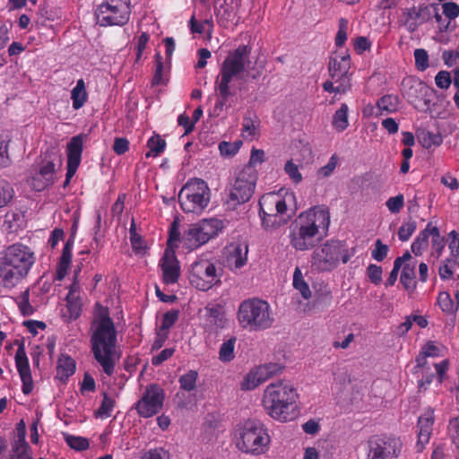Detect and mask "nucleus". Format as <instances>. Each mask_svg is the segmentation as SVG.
Listing matches in <instances>:
<instances>
[{
	"mask_svg": "<svg viewBox=\"0 0 459 459\" xmlns=\"http://www.w3.org/2000/svg\"><path fill=\"white\" fill-rule=\"evenodd\" d=\"M91 349L103 371L111 376L120 355L117 351V332L107 307L96 304V314L91 325Z\"/></svg>",
	"mask_w": 459,
	"mask_h": 459,
	"instance_id": "nucleus-1",
	"label": "nucleus"
},
{
	"mask_svg": "<svg viewBox=\"0 0 459 459\" xmlns=\"http://www.w3.org/2000/svg\"><path fill=\"white\" fill-rule=\"evenodd\" d=\"M330 224L329 212L312 208L299 215L290 227V243L299 251L313 248L322 238L320 229L326 230Z\"/></svg>",
	"mask_w": 459,
	"mask_h": 459,
	"instance_id": "nucleus-2",
	"label": "nucleus"
},
{
	"mask_svg": "<svg viewBox=\"0 0 459 459\" xmlns=\"http://www.w3.org/2000/svg\"><path fill=\"white\" fill-rule=\"evenodd\" d=\"M35 263L34 253L22 244H13L0 252V288L12 289L22 281Z\"/></svg>",
	"mask_w": 459,
	"mask_h": 459,
	"instance_id": "nucleus-3",
	"label": "nucleus"
},
{
	"mask_svg": "<svg viewBox=\"0 0 459 459\" xmlns=\"http://www.w3.org/2000/svg\"><path fill=\"white\" fill-rule=\"evenodd\" d=\"M297 389L288 381L271 383L264 391L263 405L266 413L273 420L286 422L297 415Z\"/></svg>",
	"mask_w": 459,
	"mask_h": 459,
	"instance_id": "nucleus-4",
	"label": "nucleus"
},
{
	"mask_svg": "<svg viewBox=\"0 0 459 459\" xmlns=\"http://www.w3.org/2000/svg\"><path fill=\"white\" fill-rule=\"evenodd\" d=\"M237 319L241 328L250 332L266 330L273 323L270 305L258 298L242 301L237 312Z\"/></svg>",
	"mask_w": 459,
	"mask_h": 459,
	"instance_id": "nucleus-5",
	"label": "nucleus"
},
{
	"mask_svg": "<svg viewBox=\"0 0 459 459\" xmlns=\"http://www.w3.org/2000/svg\"><path fill=\"white\" fill-rule=\"evenodd\" d=\"M354 254V247L348 250L341 241H326L313 251L311 267L318 272L331 271L337 267L340 259L346 264Z\"/></svg>",
	"mask_w": 459,
	"mask_h": 459,
	"instance_id": "nucleus-6",
	"label": "nucleus"
},
{
	"mask_svg": "<svg viewBox=\"0 0 459 459\" xmlns=\"http://www.w3.org/2000/svg\"><path fill=\"white\" fill-rule=\"evenodd\" d=\"M294 199V195L289 194L282 198L275 193L264 195L259 200V214L262 219V224L264 228H279L288 222L290 215L286 218L283 215L287 212V200Z\"/></svg>",
	"mask_w": 459,
	"mask_h": 459,
	"instance_id": "nucleus-7",
	"label": "nucleus"
},
{
	"mask_svg": "<svg viewBox=\"0 0 459 459\" xmlns=\"http://www.w3.org/2000/svg\"><path fill=\"white\" fill-rule=\"evenodd\" d=\"M269 444L270 436L259 420L245 421L240 432V441L238 442V447L242 452L262 455L267 451Z\"/></svg>",
	"mask_w": 459,
	"mask_h": 459,
	"instance_id": "nucleus-8",
	"label": "nucleus"
},
{
	"mask_svg": "<svg viewBox=\"0 0 459 459\" xmlns=\"http://www.w3.org/2000/svg\"><path fill=\"white\" fill-rule=\"evenodd\" d=\"M250 52L251 48L246 45H241L234 51L230 52L221 65L215 85L231 89L230 83L233 80L241 79L246 64L249 62Z\"/></svg>",
	"mask_w": 459,
	"mask_h": 459,
	"instance_id": "nucleus-9",
	"label": "nucleus"
},
{
	"mask_svg": "<svg viewBox=\"0 0 459 459\" xmlns=\"http://www.w3.org/2000/svg\"><path fill=\"white\" fill-rule=\"evenodd\" d=\"M211 197L207 183L201 178L189 180L180 190L178 200L186 212H197L204 210Z\"/></svg>",
	"mask_w": 459,
	"mask_h": 459,
	"instance_id": "nucleus-10",
	"label": "nucleus"
},
{
	"mask_svg": "<svg viewBox=\"0 0 459 459\" xmlns=\"http://www.w3.org/2000/svg\"><path fill=\"white\" fill-rule=\"evenodd\" d=\"M222 229V221L216 218L204 219L197 223L191 224L184 234V246L190 250L196 249L217 236Z\"/></svg>",
	"mask_w": 459,
	"mask_h": 459,
	"instance_id": "nucleus-11",
	"label": "nucleus"
},
{
	"mask_svg": "<svg viewBox=\"0 0 459 459\" xmlns=\"http://www.w3.org/2000/svg\"><path fill=\"white\" fill-rule=\"evenodd\" d=\"M95 14L100 26H123L130 18V0H105Z\"/></svg>",
	"mask_w": 459,
	"mask_h": 459,
	"instance_id": "nucleus-12",
	"label": "nucleus"
},
{
	"mask_svg": "<svg viewBox=\"0 0 459 459\" xmlns=\"http://www.w3.org/2000/svg\"><path fill=\"white\" fill-rule=\"evenodd\" d=\"M367 459H398L403 453V444L394 435H375L367 441Z\"/></svg>",
	"mask_w": 459,
	"mask_h": 459,
	"instance_id": "nucleus-13",
	"label": "nucleus"
},
{
	"mask_svg": "<svg viewBox=\"0 0 459 459\" xmlns=\"http://www.w3.org/2000/svg\"><path fill=\"white\" fill-rule=\"evenodd\" d=\"M188 279L193 287L206 291L221 281V274L212 262L199 259L191 264Z\"/></svg>",
	"mask_w": 459,
	"mask_h": 459,
	"instance_id": "nucleus-14",
	"label": "nucleus"
},
{
	"mask_svg": "<svg viewBox=\"0 0 459 459\" xmlns=\"http://www.w3.org/2000/svg\"><path fill=\"white\" fill-rule=\"evenodd\" d=\"M257 175L251 167H245L236 178L230 189L228 203L233 206L245 204L252 197Z\"/></svg>",
	"mask_w": 459,
	"mask_h": 459,
	"instance_id": "nucleus-15",
	"label": "nucleus"
},
{
	"mask_svg": "<svg viewBox=\"0 0 459 459\" xmlns=\"http://www.w3.org/2000/svg\"><path fill=\"white\" fill-rule=\"evenodd\" d=\"M163 402V389L158 385H150L146 387L142 398L136 403L135 409L141 417L150 418L162 409Z\"/></svg>",
	"mask_w": 459,
	"mask_h": 459,
	"instance_id": "nucleus-16",
	"label": "nucleus"
},
{
	"mask_svg": "<svg viewBox=\"0 0 459 459\" xmlns=\"http://www.w3.org/2000/svg\"><path fill=\"white\" fill-rule=\"evenodd\" d=\"M283 369L284 366L280 363L270 362L261 365L246 375L240 384V388L241 390H253L268 378L281 374Z\"/></svg>",
	"mask_w": 459,
	"mask_h": 459,
	"instance_id": "nucleus-17",
	"label": "nucleus"
},
{
	"mask_svg": "<svg viewBox=\"0 0 459 459\" xmlns=\"http://www.w3.org/2000/svg\"><path fill=\"white\" fill-rule=\"evenodd\" d=\"M15 343L18 344V349L14 356L15 366L22 383V393L25 395H28L31 394L34 388V383L31 376L29 359L26 355L23 342H19L18 340H16Z\"/></svg>",
	"mask_w": 459,
	"mask_h": 459,
	"instance_id": "nucleus-18",
	"label": "nucleus"
},
{
	"mask_svg": "<svg viewBox=\"0 0 459 459\" xmlns=\"http://www.w3.org/2000/svg\"><path fill=\"white\" fill-rule=\"evenodd\" d=\"M83 145L82 135L74 136L67 143V171L64 186H66L75 174L82 158Z\"/></svg>",
	"mask_w": 459,
	"mask_h": 459,
	"instance_id": "nucleus-19",
	"label": "nucleus"
},
{
	"mask_svg": "<svg viewBox=\"0 0 459 459\" xmlns=\"http://www.w3.org/2000/svg\"><path fill=\"white\" fill-rule=\"evenodd\" d=\"M162 270L163 281L166 284H174L178 281L180 266L175 252L167 248L160 262Z\"/></svg>",
	"mask_w": 459,
	"mask_h": 459,
	"instance_id": "nucleus-20",
	"label": "nucleus"
},
{
	"mask_svg": "<svg viewBox=\"0 0 459 459\" xmlns=\"http://www.w3.org/2000/svg\"><path fill=\"white\" fill-rule=\"evenodd\" d=\"M434 423L433 412L429 411L420 416L418 420V441L416 444L417 452H422L425 446L429 442Z\"/></svg>",
	"mask_w": 459,
	"mask_h": 459,
	"instance_id": "nucleus-21",
	"label": "nucleus"
},
{
	"mask_svg": "<svg viewBox=\"0 0 459 459\" xmlns=\"http://www.w3.org/2000/svg\"><path fill=\"white\" fill-rule=\"evenodd\" d=\"M350 55L348 53H335L330 57L328 67L330 77H335L337 74L339 76L350 75Z\"/></svg>",
	"mask_w": 459,
	"mask_h": 459,
	"instance_id": "nucleus-22",
	"label": "nucleus"
},
{
	"mask_svg": "<svg viewBox=\"0 0 459 459\" xmlns=\"http://www.w3.org/2000/svg\"><path fill=\"white\" fill-rule=\"evenodd\" d=\"M248 246L247 244L231 245L229 247L227 256L228 264L230 267L239 269L244 266L247 260Z\"/></svg>",
	"mask_w": 459,
	"mask_h": 459,
	"instance_id": "nucleus-23",
	"label": "nucleus"
},
{
	"mask_svg": "<svg viewBox=\"0 0 459 459\" xmlns=\"http://www.w3.org/2000/svg\"><path fill=\"white\" fill-rule=\"evenodd\" d=\"M400 99L395 94H386L379 98L376 103V117L388 115L399 109Z\"/></svg>",
	"mask_w": 459,
	"mask_h": 459,
	"instance_id": "nucleus-24",
	"label": "nucleus"
},
{
	"mask_svg": "<svg viewBox=\"0 0 459 459\" xmlns=\"http://www.w3.org/2000/svg\"><path fill=\"white\" fill-rule=\"evenodd\" d=\"M74 359L68 355L62 354L57 360L56 378L60 380L62 383H65L69 377L74 375Z\"/></svg>",
	"mask_w": 459,
	"mask_h": 459,
	"instance_id": "nucleus-25",
	"label": "nucleus"
},
{
	"mask_svg": "<svg viewBox=\"0 0 459 459\" xmlns=\"http://www.w3.org/2000/svg\"><path fill=\"white\" fill-rule=\"evenodd\" d=\"M88 94L85 89V83L82 79L77 81L76 86L72 90L71 99L73 100V108H81L87 101Z\"/></svg>",
	"mask_w": 459,
	"mask_h": 459,
	"instance_id": "nucleus-26",
	"label": "nucleus"
},
{
	"mask_svg": "<svg viewBox=\"0 0 459 459\" xmlns=\"http://www.w3.org/2000/svg\"><path fill=\"white\" fill-rule=\"evenodd\" d=\"M457 302L455 303L450 294L446 291L440 292L437 298V304L443 312L446 314H455L459 307V293L455 294Z\"/></svg>",
	"mask_w": 459,
	"mask_h": 459,
	"instance_id": "nucleus-27",
	"label": "nucleus"
},
{
	"mask_svg": "<svg viewBox=\"0 0 459 459\" xmlns=\"http://www.w3.org/2000/svg\"><path fill=\"white\" fill-rule=\"evenodd\" d=\"M430 222L428 223L427 227L419 234L415 240L411 244V251L415 255H421L423 251L427 249L429 246V238L430 232Z\"/></svg>",
	"mask_w": 459,
	"mask_h": 459,
	"instance_id": "nucleus-28",
	"label": "nucleus"
},
{
	"mask_svg": "<svg viewBox=\"0 0 459 459\" xmlns=\"http://www.w3.org/2000/svg\"><path fill=\"white\" fill-rule=\"evenodd\" d=\"M348 106L343 103L333 115L332 125L338 132L344 131L349 126Z\"/></svg>",
	"mask_w": 459,
	"mask_h": 459,
	"instance_id": "nucleus-29",
	"label": "nucleus"
},
{
	"mask_svg": "<svg viewBox=\"0 0 459 459\" xmlns=\"http://www.w3.org/2000/svg\"><path fill=\"white\" fill-rule=\"evenodd\" d=\"M149 151L145 153L146 158H155L159 156L166 147V141L159 134L152 135L147 142Z\"/></svg>",
	"mask_w": 459,
	"mask_h": 459,
	"instance_id": "nucleus-30",
	"label": "nucleus"
},
{
	"mask_svg": "<svg viewBox=\"0 0 459 459\" xmlns=\"http://www.w3.org/2000/svg\"><path fill=\"white\" fill-rule=\"evenodd\" d=\"M427 7H424L426 9ZM423 8H420V10H416L415 7L405 9L403 13V16L404 18L403 24L407 28L410 32H413L417 30L419 24L417 23V20L421 15V11Z\"/></svg>",
	"mask_w": 459,
	"mask_h": 459,
	"instance_id": "nucleus-31",
	"label": "nucleus"
},
{
	"mask_svg": "<svg viewBox=\"0 0 459 459\" xmlns=\"http://www.w3.org/2000/svg\"><path fill=\"white\" fill-rule=\"evenodd\" d=\"M400 281L406 290L411 292L416 289L414 265L409 264H404Z\"/></svg>",
	"mask_w": 459,
	"mask_h": 459,
	"instance_id": "nucleus-32",
	"label": "nucleus"
},
{
	"mask_svg": "<svg viewBox=\"0 0 459 459\" xmlns=\"http://www.w3.org/2000/svg\"><path fill=\"white\" fill-rule=\"evenodd\" d=\"M207 320L216 328H223L227 323L225 313L221 307H212L208 308Z\"/></svg>",
	"mask_w": 459,
	"mask_h": 459,
	"instance_id": "nucleus-33",
	"label": "nucleus"
},
{
	"mask_svg": "<svg viewBox=\"0 0 459 459\" xmlns=\"http://www.w3.org/2000/svg\"><path fill=\"white\" fill-rule=\"evenodd\" d=\"M237 342V338L235 336L230 337L229 340L225 341L220 348L219 351V359L222 362H230L235 358V345Z\"/></svg>",
	"mask_w": 459,
	"mask_h": 459,
	"instance_id": "nucleus-34",
	"label": "nucleus"
},
{
	"mask_svg": "<svg viewBox=\"0 0 459 459\" xmlns=\"http://www.w3.org/2000/svg\"><path fill=\"white\" fill-rule=\"evenodd\" d=\"M430 232L429 237L431 236V244H432V255L436 256V259H438L441 255V253L445 247V239L440 236L439 230L436 226H432L430 223Z\"/></svg>",
	"mask_w": 459,
	"mask_h": 459,
	"instance_id": "nucleus-35",
	"label": "nucleus"
},
{
	"mask_svg": "<svg viewBox=\"0 0 459 459\" xmlns=\"http://www.w3.org/2000/svg\"><path fill=\"white\" fill-rule=\"evenodd\" d=\"M293 287L300 292L301 296L305 299L311 298L310 289L305 281L302 273L299 267L295 269L293 273Z\"/></svg>",
	"mask_w": 459,
	"mask_h": 459,
	"instance_id": "nucleus-36",
	"label": "nucleus"
},
{
	"mask_svg": "<svg viewBox=\"0 0 459 459\" xmlns=\"http://www.w3.org/2000/svg\"><path fill=\"white\" fill-rule=\"evenodd\" d=\"M198 374L195 370H189L187 373L182 375L178 382L180 384V388L191 392L196 387Z\"/></svg>",
	"mask_w": 459,
	"mask_h": 459,
	"instance_id": "nucleus-37",
	"label": "nucleus"
},
{
	"mask_svg": "<svg viewBox=\"0 0 459 459\" xmlns=\"http://www.w3.org/2000/svg\"><path fill=\"white\" fill-rule=\"evenodd\" d=\"M14 190L5 180L0 181V208L6 206L13 198Z\"/></svg>",
	"mask_w": 459,
	"mask_h": 459,
	"instance_id": "nucleus-38",
	"label": "nucleus"
},
{
	"mask_svg": "<svg viewBox=\"0 0 459 459\" xmlns=\"http://www.w3.org/2000/svg\"><path fill=\"white\" fill-rule=\"evenodd\" d=\"M417 228L415 221L410 219L403 222L398 230V238L401 241H407L411 236L414 233Z\"/></svg>",
	"mask_w": 459,
	"mask_h": 459,
	"instance_id": "nucleus-39",
	"label": "nucleus"
},
{
	"mask_svg": "<svg viewBox=\"0 0 459 459\" xmlns=\"http://www.w3.org/2000/svg\"><path fill=\"white\" fill-rule=\"evenodd\" d=\"M242 145V141H235L233 143L221 142L219 143V151L222 156L235 155Z\"/></svg>",
	"mask_w": 459,
	"mask_h": 459,
	"instance_id": "nucleus-40",
	"label": "nucleus"
},
{
	"mask_svg": "<svg viewBox=\"0 0 459 459\" xmlns=\"http://www.w3.org/2000/svg\"><path fill=\"white\" fill-rule=\"evenodd\" d=\"M389 247L384 244L381 239H377L374 244V248L371 251V256L377 262H382L388 254Z\"/></svg>",
	"mask_w": 459,
	"mask_h": 459,
	"instance_id": "nucleus-41",
	"label": "nucleus"
},
{
	"mask_svg": "<svg viewBox=\"0 0 459 459\" xmlns=\"http://www.w3.org/2000/svg\"><path fill=\"white\" fill-rule=\"evenodd\" d=\"M115 406V401L109 397L107 394H104V397L100 408L96 411V415L100 418L109 417L113 408Z\"/></svg>",
	"mask_w": 459,
	"mask_h": 459,
	"instance_id": "nucleus-42",
	"label": "nucleus"
},
{
	"mask_svg": "<svg viewBox=\"0 0 459 459\" xmlns=\"http://www.w3.org/2000/svg\"><path fill=\"white\" fill-rule=\"evenodd\" d=\"M65 438L67 445L74 450L83 451L89 447V442L84 437H75L73 435H65Z\"/></svg>",
	"mask_w": 459,
	"mask_h": 459,
	"instance_id": "nucleus-43",
	"label": "nucleus"
},
{
	"mask_svg": "<svg viewBox=\"0 0 459 459\" xmlns=\"http://www.w3.org/2000/svg\"><path fill=\"white\" fill-rule=\"evenodd\" d=\"M38 174L46 179V182L54 183L55 163L53 160L43 162Z\"/></svg>",
	"mask_w": 459,
	"mask_h": 459,
	"instance_id": "nucleus-44",
	"label": "nucleus"
},
{
	"mask_svg": "<svg viewBox=\"0 0 459 459\" xmlns=\"http://www.w3.org/2000/svg\"><path fill=\"white\" fill-rule=\"evenodd\" d=\"M331 79L333 80L335 85V93L343 94L350 91L351 86L350 75L339 76L337 74Z\"/></svg>",
	"mask_w": 459,
	"mask_h": 459,
	"instance_id": "nucleus-45",
	"label": "nucleus"
},
{
	"mask_svg": "<svg viewBox=\"0 0 459 459\" xmlns=\"http://www.w3.org/2000/svg\"><path fill=\"white\" fill-rule=\"evenodd\" d=\"M284 171L295 184H299L302 181L303 178L299 170V167L292 161V160H290L285 163Z\"/></svg>",
	"mask_w": 459,
	"mask_h": 459,
	"instance_id": "nucleus-46",
	"label": "nucleus"
},
{
	"mask_svg": "<svg viewBox=\"0 0 459 459\" xmlns=\"http://www.w3.org/2000/svg\"><path fill=\"white\" fill-rule=\"evenodd\" d=\"M215 90L218 91L219 98L215 104V108L222 109L228 102L230 97L233 96L235 92L231 89L215 85Z\"/></svg>",
	"mask_w": 459,
	"mask_h": 459,
	"instance_id": "nucleus-47",
	"label": "nucleus"
},
{
	"mask_svg": "<svg viewBox=\"0 0 459 459\" xmlns=\"http://www.w3.org/2000/svg\"><path fill=\"white\" fill-rule=\"evenodd\" d=\"M415 65L418 70L425 71L429 67V55L423 48H417L414 51Z\"/></svg>",
	"mask_w": 459,
	"mask_h": 459,
	"instance_id": "nucleus-48",
	"label": "nucleus"
},
{
	"mask_svg": "<svg viewBox=\"0 0 459 459\" xmlns=\"http://www.w3.org/2000/svg\"><path fill=\"white\" fill-rule=\"evenodd\" d=\"M9 459H32L30 453V446L24 445H12V452Z\"/></svg>",
	"mask_w": 459,
	"mask_h": 459,
	"instance_id": "nucleus-49",
	"label": "nucleus"
},
{
	"mask_svg": "<svg viewBox=\"0 0 459 459\" xmlns=\"http://www.w3.org/2000/svg\"><path fill=\"white\" fill-rule=\"evenodd\" d=\"M448 237L450 239L448 247L451 252V259L455 264L456 263V259L459 257V234L455 230H452Z\"/></svg>",
	"mask_w": 459,
	"mask_h": 459,
	"instance_id": "nucleus-50",
	"label": "nucleus"
},
{
	"mask_svg": "<svg viewBox=\"0 0 459 459\" xmlns=\"http://www.w3.org/2000/svg\"><path fill=\"white\" fill-rule=\"evenodd\" d=\"M386 207L392 213H398L404 205V197L402 194L390 197L386 203Z\"/></svg>",
	"mask_w": 459,
	"mask_h": 459,
	"instance_id": "nucleus-51",
	"label": "nucleus"
},
{
	"mask_svg": "<svg viewBox=\"0 0 459 459\" xmlns=\"http://www.w3.org/2000/svg\"><path fill=\"white\" fill-rule=\"evenodd\" d=\"M448 433L453 444L459 449V416L450 420Z\"/></svg>",
	"mask_w": 459,
	"mask_h": 459,
	"instance_id": "nucleus-52",
	"label": "nucleus"
},
{
	"mask_svg": "<svg viewBox=\"0 0 459 459\" xmlns=\"http://www.w3.org/2000/svg\"><path fill=\"white\" fill-rule=\"evenodd\" d=\"M178 319V310H169L163 315L160 331L167 332Z\"/></svg>",
	"mask_w": 459,
	"mask_h": 459,
	"instance_id": "nucleus-53",
	"label": "nucleus"
},
{
	"mask_svg": "<svg viewBox=\"0 0 459 459\" xmlns=\"http://www.w3.org/2000/svg\"><path fill=\"white\" fill-rule=\"evenodd\" d=\"M155 73L152 78V84L159 85L162 82L163 62L160 52L155 54Z\"/></svg>",
	"mask_w": 459,
	"mask_h": 459,
	"instance_id": "nucleus-54",
	"label": "nucleus"
},
{
	"mask_svg": "<svg viewBox=\"0 0 459 459\" xmlns=\"http://www.w3.org/2000/svg\"><path fill=\"white\" fill-rule=\"evenodd\" d=\"M382 267L377 264H369L367 268V274L370 281L376 285L382 281Z\"/></svg>",
	"mask_w": 459,
	"mask_h": 459,
	"instance_id": "nucleus-55",
	"label": "nucleus"
},
{
	"mask_svg": "<svg viewBox=\"0 0 459 459\" xmlns=\"http://www.w3.org/2000/svg\"><path fill=\"white\" fill-rule=\"evenodd\" d=\"M436 85L442 90H446L452 83L450 73L447 71H440L435 76Z\"/></svg>",
	"mask_w": 459,
	"mask_h": 459,
	"instance_id": "nucleus-56",
	"label": "nucleus"
},
{
	"mask_svg": "<svg viewBox=\"0 0 459 459\" xmlns=\"http://www.w3.org/2000/svg\"><path fill=\"white\" fill-rule=\"evenodd\" d=\"M16 439L14 440V442L12 444V445H14V446H20V445H24V446H29L28 443L25 441V437H26V425H25V422L23 420H21L17 425H16Z\"/></svg>",
	"mask_w": 459,
	"mask_h": 459,
	"instance_id": "nucleus-57",
	"label": "nucleus"
},
{
	"mask_svg": "<svg viewBox=\"0 0 459 459\" xmlns=\"http://www.w3.org/2000/svg\"><path fill=\"white\" fill-rule=\"evenodd\" d=\"M140 459H169V454L163 448L150 449Z\"/></svg>",
	"mask_w": 459,
	"mask_h": 459,
	"instance_id": "nucleus-58",
	"label": "nucleus"
},
{
	"mask_svg": "<svg viewBox=\"0 0 459 459\" xmlns=\"http://www.w3.org/2000/svg\"><path fill=\"white\" fill-rule=\"evenodd\" d=\"M347 21L342 18L339 22V30L335 37V45L342 47L347 39Z\"/></svg>",
	"mask_w": 459,
	"mask_h": 459,
	"instance_id": "nucleus-59",
	"label": "nucleus"
},
{
	"mask_svg": "<svg viewBox=\"0 0 459 459\" xmlns=\"http://www.w3.org/2000/svg\"><path fill=\"white\" fill-rule=\"evenodd\" d=\"M443 138L439 134L428 132L423 137V146L430 148L431 146H438L442 143Z\"/></svg>",
	"mask_w": 459,
	"mask_h": 459,
	"instance_id": "nucleus-60",
	"label": "nucleus"
},
{
	"mask_svg": "<svg viewBox=\"0 0 459 459\" xmlns=\"http://www.w3.org/2000/svg\"><path fill=\"white\" fill-rule=\"evenodd\" d=\"M73 245H74V240L70 238L66 241V243H65V247L63 248L59 263H61L63 264L70 265L71 261H72V247H73Z\"/></svg>",
	"mask_w": 459,
	"mask_h": 459,
	"instance_id": "nucleus-61",
	"label": "nucleus"
},
{
	"mask_svg": "<svg viewBox=\"0 0 459 459\" xmlns=\"http://www.w3.org/2000/svg\"><path fill=\"white\" fill-rule=\"evenodd\" d=\"M443 13L449 19H455L459 15V5L454 2H447L443 4Z\"/></svg>",
	"mask_w": 459,
	"mask_h": 459,
	"instance_id": "nucleus-62",
	"label": "nucleus"
},
{
	"mask_svg": "<svg viewBox=\"0 0 459 459\" xmlns=\"http://www.w3.org/2000/svg\"><path fill=\"white\" fill-rule=\"evenodd\" d=\"M22 302L20 304V309L23 316H31L34 313V308L29 301V290H25L22 295Z\"/></svg>",
	"mask_w": 459,
	"mask_h": 459,
	"instance_id": "nucleus-63",
	"label": "nucleus"
},
{
	"mask_svg": "<svg viewBox=\"0 0 459 459\" xmlns=\"http://www.w3.org/2000/svg\"><path fill=\"white\" fill-rule=\"evenodd\" d=\"M336 165H337V158L335 155H333L330 158L328 163L325 166H323L318 169V175H320L324 178L330 176L333 173V171L334 170V169L336 168Z\"/></svg>",
	"mask_w": 459,
	"mask_h": 459,
	"instance_id": "nucleus-64",
	"label": "nucleus"
}]
</instances>
